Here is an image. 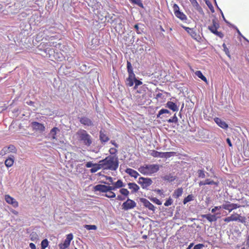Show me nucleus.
I'll use <instances>...</instances> for the list:
<instances>
[{"label": "nucleus", "mask_w": 249, "mask_h": 249, "mask_svg": "<svg viewBox=\"0 0 249 249\" xmlns=\"http://www.w3.org/2000/svg\"><path fill=\"white\" fill-rule=\"evenodd\" d=\"M136 206V203L134 200L127 198V200L123 203L122 208L124 210L127 211L134 208Z\"/></svg>", "instance_id": "nucleus-10"}, {"label": "nucleus", "mask_w": 249, "mask_h": 249, "mask_svg": "<svg viewBox=\"0 0 249 249\" xmlns=\"http://www.w3.org/2000/svg\"><path fill=\"white\" fill-rule=\"evenodd\" d=\"M165 154H168V153H162L156 150H153L151 155L154 157H163V155Z\"/></svg>", "instance_id": "nucleus-30"}, {"label": "nucleus", "mask_w": 249, "mask_h": 249, "mask_svg": "<svg viewBox=\"0 0 249 249\" xmlns=\"http://www.w3.org/2000/svg\"><path fill=\"white\" fill-rule=\"evenodd\" d=\"M246 245L249 247V233L247 237Z\"/></svg>", "instance_id": "nucleus-64"}, {"label": "nucleus", "mask_w": 249, "mask_h": 249, "mask_svg": "<svg viewBox=\"0 0 249 249\" xmlns=\"http://www.w3.org/2000/svg\"><path fill=\"white\" fill-rule=\"evenodd\" d=\"M78 140L87 146L91 145L92 141L91 136L84 129L79 130L76 133Z\"/></svg>", "instance_id": "nucleus-3"}, {"label": "nucleus", "mask_w": 249, "mask_h": 249, "mask_svg": "<svg viewBox=\"0 0 249 249\" xmlns=\"http://www.w3.org/2000/svg\"><path fill=\"white\" fill-rule=\"evenodd\" d=\"M215 123L221 128L226 129L228 128V124L221 119L215 117L214 119Z\"/></svg>", "instance_id": "nucleus-15"}, {"label": "nucleus", "mask_w": 249, "mask_h": 249, "mask_svg": "<svg viewBox=\"0 0 249 249\" xmlns=\"http://www.w3.org/2000/svg\"><path fill=\"white\" fill-rule=\"evenodd\" d=\"M125 172L132 177L136 178L140 175L136 171L131 168H126Z\"/></svg>", "instance_id": "nucleus-23"}, {"label": "nucleus", "mask_w": 249, "mask_h": 249, "mask_svg": "<svg viewBox=\"0 0 249 249\" xmlns=\"http://www.w3.org/2000/svg\"><path fill=\"white\" fill-rule=\"evenodd\" d=\"M161 178L164 181L172 182L176 179L177 177L175 176H173L172 174H169L162 176Z\"/></svg>", "instance_id": "nucleus-20"}, {"label": "nucleus", "mask_w": 249, "mask_h": 249, "mask_svg": "<svg viewBox=\"0 0 249 249\" xmlns=\"http://www.w3.org/2000/svg\"><path fill=\"white\" fill-rule=\"evenodd\" d=\"M131 3L136 4L141 8L143 7V4L142 3L141 0H129Z\"/></svg>", "instance_id": "nucleus-38"}, {"label": "nucleus", "mask_w": 249, "mask_h": 249, "mask_svg": "<svg viewBox=\"0 0 249 249\" xmlns=\"http://www.w3.org/2000/svg\"><path fill=\"white\" fill-rule=\"evenodd\" d=\"M163 114H169V115H171L170 112L168 109L162 108L159 111L158 114L157 115V118H162V117H160V116Z\"/></svg>", "instance_id": "nucleus-28"}, {"label": "nucleus", "mask_w": 249, "mask_h": 249, "mask_svg": "<svg viewBox=\"0 0 249 249\" xmlns=\"http://www.w3.org/2000/svg\"><path fill=\"white\" fill-rule=\"evenodd\" d=\"M222 46L223 47L224 51H225V53L227 54L229 52V50L227 48L226 44L225 43H224L223 44Z\"/></svg>", "instance_id": "nucleus-59"}, {"label": "nucleus", "mask_w": 249, "mask_h": 249, "mask_svg": "<svg viewBox=\"0 0 249 249\" xmlns=\"http://www.w3.org/2000/svg\"><path fill=\"white\" fill-rule=\"evenodd\" d=\"M226 142L228 144L230 147H232V144L230 138H228L226 139Z\"/></svg>", "instance_id": "nucleus-60"}, {"label": "nucleus", "mask_w": 249, "mask_h": 249, "mask_svg": "<svg viewBox=\"0 0 249 249\" xmlns=\"http://www.w3.org/2000/svg\"><path fill=\"white\" fill-rule=\"evenodd\" d=\"M172 203H173V200L170 197H169L167 200H166L164 205L165 206H169L171 205Z\"/></svg>", "instance_id": "nucleus-50"}, {"label": "nucleus", "mask_w": 249, "mask_h": 249, "mask_svg": "<svg viewBox=\"0 0 249 249\" xmlns=\"http://www.w3.org/2000/svg\"><path fill=\"white\" fill-rule=\"evenodd\" d=\"M14 156H12L11 157H9L4 162L5 165L7 167H11L14 163Z\"/></svg>", "instance_id": "nucleus-24"}, {"label": "nucleus", "mask_w": 249, "mask_h": 249, "mask_svg": "<svg viewBox=\"0 0 249 249\" xmlns=\"http://www.w3.org/2000/svg\"><path fill=\"white\" fill-rule=\"evenodd\" d=\"M213 25L211 26L213 27H216L217 28H218L219 27L218 22L216 21L215 19H213L212 20Z\"/></svg>", "instance_id": "nucleus-53"}, {"label": "nucleus", "mask_w": 249, "mask_h": 249, "mask_svg": "<svg viewBox=\"0 0 249 249\" xmlns=\"http://www.w3.org/2000/svg\"><path fill=\"white\" fill-rule=\"evenodd\" d=\"M218 213L211 214L210 213L202 214L201 217L207 219L209 222H212L216 221L217 220V217L216 215Z\"/></svg>", "instance_id": "nucleus-18"}, {"label": "nucleus", "mask_w": 249, "mask_h": 249, "mask_svg": "<svg viewBox=\"0 0 249 249\" xmlns=\"http://www.w3.org/2000/svg\"><path fill=\"white\" fill-rule=\"evenodd\" d=\"M180 26L183 29H184L193 38L197 39L198 36L196 32L194 30V28L186 27L183 25H181Z\"/></svg>", "instance_id": "nucleus-13"}, {"label": "nucleus", "mask_w": 249, "mask_h": 249, "mask_svg": "<svg viewBox=\"0 0 249 249\" xmlns=\"http://www.w3.org/2000/svg\"><path fill=\"white\" fill-rule=\"evenodd\" d=\"M193 6L195 7L196 10L198 11V12L201 14H203V11L202 8L200 6L197 2L194 3Z\"/></svg>", "instance_id": "nucleus-33"}, {"label": "nucleus", "mask_w": 249, "mask_h": 249, "mask_svg": "<svg viewBox=\"0 0 249 249\" xmlns=\"http://www.w3.org/2000/svg\"><path fill=\"white\" fill-rule=\"evenodd\" d=\"M208 29L211 31V32L212 33H214L215 31H216V30H217L218 28H216V27H213L212 26H209L208 27Z\"/></svg>", "instance_id": "nucleus-57"}, {"label": "nucleus", "mask_w": 249, "mask_h": 249, "mask_svg": "<svg viewBox=\"0 0 249 249\" xmlns=\"http://www.w3.org/2000/svg\"><path fill=\"white\" fill-rule=\"evenodd\" d=\"M222 209V205L219 206H215L211 210V212L214 213L217 210Z\"/></svg>", "instance_id": "nucleus-52"}, {"label": "nucleus", "mask_w": 249, "mask_h": 249, "mask_svg": "<svg viewBox=\"0 0 249 249\" xmlns=\"http://www.w3.org/2000/svg\"><path fill=\"white\" fill-rule=\"evenodd\" d=\"M59 131V129L56 127H54L51 129L50 132L49 134V136L51 138V140H54L57 139L56 134Z\"/></svg>", "instance_id": "nucleus-19"}, {"label": "nucleus", "mask_w": 249, "mask_h": 249, "mask_svg": "<svg viewBox=\"0 0 249 249\" xmlns=\"http://www.w3.org/2000/svg\"><path fill=\"white\" fill-rule=\"evenodd\" d=\"M125 186V184L123 183L122 180L118 179L116 182H113L112 183V186H111L112 188V191L116 190L117 189L121 188Z\"/></svg>", "instance_id": "nucleus-16"}, {"label": "nucleus", "mask_w": 249, "mask_h": 249, "mask_svg": "<svg viewBox=\"0 0 249 249\" xmlns=\"http://www.w3.org/2000/svg\"><path fill=\"white\" fill-rule=\"evenodd\" d=\"M194 198V197L192 195H189L188 196H187L185 197L184 199H183V204H186L187 203L193 200Z\"/></svg>", "instance_id": "nucleus-34"}, {"label": "nucleus", "mask_w": 249, "mask_h": 249, "mask_svg": "<svg viewBox=\"0 0 249 249\" xmlns=\"http://www.w3.org/2000/svg\"><path fill=\"white\" fill-rule=\"evenodd\" d=\"M173 8L176 17L184 22L187 23V17L182 12L180 11L178 4L176 3L174 4Z\"/></svg>", "instance_id": "nucleus-5"}, {"label": "nucleus", "mask_w": 249, "mask_h": 249, "mask_svg": "<svg viewBox=\"0 0 249 249\" xmlns=\"http://www.w3.org/2000/svg\"><path fill=\"white\" fill-rule=\"evenodd\" d=\"M32 128L36 131L43 132L45 131V127L43 124L39 123L37 122H33L31 124Z\"/></svg>", "instance_id": "nucleus-11"}, {"label": "nucleus", "mask_w": 249, "mask_h": 249, "mask_svg": "<svg viewBox=\"0 0 249 249\" xmlns=\"http://www.w3.org/2000/svg\"><path fill=\"white\" fill-rule=\"evenodd\" d=\"M140 201L145 207L148 209L149 210L152 211L154 212H155V207L147 199L144 198H140Z\"/></svg>", "instance_id": "nucleus-12"}, {"label": "nucleus", "mask_w": 249, "mask_h": 249, "mask_svg": "<svg viewBox=\"0 0 249 249\" xmlns=\"http://www.w3.org/2000/svg\"><path fill=\"white\" fill-rule=\"evenodd\" d=\"M162 94L161 93H158L156 95V99H159V98H162Z\"/></svg>", "instance_id": "nucleus-61"}, {"label": "nucleus", "mask_w": 249, "mask_h": 249, "mask_svg": "<svg viewBox=\"0 0 249 249\" xmlns=\"http://www.w3.org/2000/svg\"><path fill=\"white\" fill-rule=\"evenodd\" d=\"M128 188L132 190V194L136 193L140 189L139 186L134 182H130L128 183Z\"/></svg>", "instance_id": "nucleus-22"}, {"label": "nucleus", "mask_w": 249, "mask_h": 249, "mask_svg": "<svg viewBox=\"0 0 249 249\" xmlns=\"http://www.w3.org/2000/svg\"><path fill=\"white\" fill-rule=\"evenodd\" d=\"M133 84L135 83V86L134 87V89H137L138 86L141 85L142 84V82L139 80H138L136 78V76L135 77L134 80H133Z\"/></svg>", "instance_id": "nucleus-35"}, {"label": "nucleus", "mask_w": 249, "mask_h": 249, "mask_svg": "<svg viewBox=\"0 0 249 249\" xmlns=\"http://www.w3.org/2000/svg\"><path fill=\"white\" fill-rule=\"evenodd\" d=\"M5 200L7 203L12 205L15 208H16L18 206V202L16 200L15 198L8 195L5 196Z\"/></svg>", "instance_id": "nucleus-14"}, {"label": "nucleus", "mask_w": 249, "mask_h": 249, "mask_svg": "<svg viewBox=\"0 0 249 249\" xmlns=\"http://www.w3.org/2000/svg\"><path fill=\"white\" fill-rule=\"evenodd\" d=\"M195 74L202 80L204 82H207V78L205 76L203 75L202 72L200 71H197L195 72Z\"/></svg>", "instance_id": "nucleus-31"}, {"label": "nucleus", "mask_w": 249, "mask_h": 249, "mask_svg": "<svg viewBox=\"0 0 249 249\" xmlns=\"http://www.w3.org/2000/svg\"><path fill=\"white\" fill-rule=\"evenodd\" d=\"M236 217L235 216V214H231V216L225 217L224 218V221L226 222H230L231 221H236Z\"/></svg>", "instance_id": "nucleus-29"}, {"label": "nucleus", "mask_w": 249, "mask_h": 249, "mask_svg": "<svg viewBox=\"0 0 249 249\" xmlns=\"http://www.w3.org/2000/svg\"><path fill=\"white\" fill-rule=\"evenodd\" d=\"M9 151L11 152H15L16 151V147L14 145H10L8 147Z\"/></svg>", "instance_id": "nucleus-55"}, {"label": "nucleus", "mask_w": 249, "mask_h": 249, "mask_svg": "<svg viewBox=\"0 0 249 249\" xmlns=\"http://www.w3.org/2000/svg\"><path fill=\"white\" fill-rule=\"evenodd\" d=\"M149 199L153 203H155V204H157L158 205H160L162 204L161 202L159 199H158L156 197H152L151 198H149Z\"/></svg>", "instance_id": "nucleus-43"}, {"label": "nucleus", "mask_w": 249, "mask_h": 249, "mask_svg": "<svg viewBox=\"0 0 249 249\" xmlns=\"http://www.w3.org/2000/svg\"><path fill=\"white\" fill-rule=\"evenodd\" d=\"M101 169H102V167L101 163L99 162L98 163H94V165L90 169V172L91 173H94Z\"/></svg>", "instance_id": "nucleus-25"}, {"label": "nucleus", "mask_w": 249, "mask_h": 249, "mask_svg": "<svg viewBox=\"0 0 249 249\" xmlns=\"http://www.w3.org/2000/svg\"><path fill=\"white\" fill-rule=\"evenodd\" d=\"M109 152V153L111 155H115L114 156L117 157L116 154H117L118 151L116 148H110Z\"/></svg>", "instance_id": "nucleus-49"}, {"label": "nucleus", "mask_w": 249, "mask_h": 249, "mask_svg": "<svg viewBox=\"0 0 249 249\" xmlns=\"http://www.w3.org/2000/svg\"><path fill=\"white\" fill-rule=\"evenodd\" d=\"M167 122L168 123H175L177 124L178 122V118L177 117L176 114H174V115L171 117L168 120H167Z\"/></svg>", "instance_id": "nucleus-32"}, {"label": "nucleus", "mask_w": 249, "mask_h": 249, "mask_svg": "<svg viewBox=\"0 0 249 249\" xmlns=\"http://www.w3.org/2000/svg\"><path fill=\"white\" fill-rule=\"evenodd\" d=\"M236 31H237V32L238 33V34L241 36L242 37L244 40H245L246 41H247V42H249V41L244 36H243L242 34L241 33V32H240V31L238 30V29L236 27Z\"/></svg>", "instance_id": "nucleus-54"}, {"label": "nucleus", "mask_w": 249, "mask_h": 249, "mask_svg": "<svg viewBox=\"0 0 249 249\" xmlns=\"http://www.w3.org/2000/svg\"><path fill=\"white\" fill-rule=\"evenodd\" d=\"M84 228L87 230H96L97 229L96 226L94 225H85Z\"/></svg>", "instance_id": "nucleus-40"}, {"label": "nucleus", "mask_w": 249, "mask_h": 249, "mask_svg": "<svg viewBox=\"0 0 249 249\" xmlns=\"http://www.w3.org/2000/svg\"><path fill=\"white\" fill-rule=\"evenodd\" d=\"M240 207L238 204L231 203L229 201H225L222 205L223 209L228 211L229 212H231L232 210L236 209Z\"/></svg>", "instance_id": "nucleus-9"}, {"label": "nucleus", "mask_w": 249, "mask_h": 249, "mask_svg": "<svg viewBox=\"0 0 249 249\" xmlns=\"http://www.w3.org/2000/svg\"><path fill=\"white\" fill-rule=\"evenodd\" d=\"M205 3L208 6L212 13H214V9L212 3L209 0H205Z\"/></svg>", "instance_id": "nucleus-39"}, {"label": "nucleus", "mask_w": 249, "mask_h": 249, "mask_svg": "<svg viewBox=\"0 0 249 249\" xmlns=\"http://www.w3.org/2000/svg\"><path fill=\"white\" fill-rule=\"evenodd\" d=\"M197 173L198 176L200 178H204L206 177L205 172L203 170H198Z\"/></svg>", "instance_id": "nucleus-42"}, {"label": "nucleus", "mask_w": 249, "mask_h": 249, "mask_svg": "<svg viewBox=\"0 0 249 249\" xmlns=\"http://www.w3.org/2000/svg\"><path fill=\"white\" fill-rule=\"evenodd\" d=\"M219 11H220V13H221V15H222V18H223V20H224V21H225L226 23H227V24H230V22H228V21L226 19V18H225V17H224V14H223V12H222V10H221L220 9H219Z\"/></svg>", "instance_id": "nucleus-58"}, {"label": "nucleus", "mask_w": 249, "mask_h": 249, "mask_svg": "<svg viewBox=\"0 0 249 249\" xmlns=\"http://www.w3.org/2000/svg\"><path fill=\"white\" fill-rule=\"evenodd\" d=\"M134 28L136 29V32H137V33L138 34H140L141 33L140 31H139V25L138 24H135L134 25Z\"/></svg>", "instance_id": "nucleus-62"}, {"label": "nucleus", "mask_w": 249, "mask_h": 249, "mask_svg": "<svg viewBox=\"0 0 249 249\" xmlns=\"http://www.w3.org/2000/svg\"><path fill=\"white\" fill-rule=\"evenodd\" d=\"M166 107L169 108L173 111H177L178 110V107L177 105L175 103L171 101H168L167 102L166 104Z\"/></svg>", "instance_id": "nucleus-21"}, {"label": "nucleus", "mask_w": 249, "mask_h": 249, "mask_svg": "<svg viewBox=\"0 0 249 249\" xmlns=\"http://www.w3.org/2000/svg\"><path fill=\"white\" fill-rule=\"evenodd\" d=\"M108 192L109 194H106L104 196L110 198H115L116 197V194L114 192L111 191H110Z\"/></svg>", "instance_id": "nucleus-44"}, {"label": "nucleus", "mask_w": 249, "mask_h": 249, "mask_svg": "<svg viewBox=\"0 0 249 249\" xmlns=\"http://www.w3.org/2000/svg\"><path fill=\"white\" fill-rule=\"evenodd\" d=\"M119 192L122 195L124 196H127L129 194V192L125 188L121 189Z\"/></svg>", "instance_id": "nucleus-45"}, {"label": "nucleus", "mask_w": 249, "mask_h": 249, "mask_svg": "<svg viewBox=\"0 0 249 249\" xmlns=\"http://www.w3.org/2000/svg\"><path fill=\"white\" fill-rule=\"evenodd\" d=\"M205 247V245L203 244H198L196 245L193 249H202Z\"/></svg>", "instance_id": "nucleus-51"}, {"label": "nucleus", "mask_w": 249, "mask_h": 249, "mask_svg": "<svg viewBox=\"0 0 249 249\" xmlns=\"http://www.w3.org/2000/svg\"><path fill=\"white\" fill-rule=\"evenodd\" d=\"M70 246L69 243L64 242L63 243L59 244V246L61 249H66Z\"/></svg>", "instance_id": "nucleus-48"}, {"label": "nucleus", "mask_w": 249, "mask_h": 249, "mask_svg": "<svg viewBox=\"0 0 249 249\" xmlns=\"http://www.w3.org/2000/svg\"><path fill=\"white\" fill-rule=\"evenodd\" d=\"M235 216L237 219L236 221H238L242 223L245 222V218L244 217H243L237 213H235Z\"/></svg>", "instance_id": "nucleus-37"}, {"label": "nucleus", "mask_w": 249, "mask_h": 249, "mask_svg": "<svg viewBox=\"0 0 249 249\" xmlns=\"http://www.w3.org/2000/svg\"><path fill=\"white\" fill-rule=\"evenodd\" d=\"M105 177L107 180H108V182H103V183L106 184L108 185H112V183H113V178L111 177H108V176H105Z\"/></svg>", "instance_id": "nucleus-41"}, {"label": "nucleus", "mask_w": 249, "mask_h": 249, "mask_svg": "<svg viewBox=\"0 0 249 249\" xmlns=\"http://www.w3.org/2000/svg\"><path fill=\"white\" fill-rule=\"evenodd\" d=\"M127 70L128 73V77L126 79L125 83L127 86L132 87L133 86V80H134L136 76L133 72L132 65L128 61H127Z\"/></svg>", "instance_id": "nucleus-4"}, {"label": "nucleus", "mask_w": 249, "mask_h": 249, "mask_svg": "<svg viewBox=\"0 0 249 249\" xmlns=\"http://www.w3.org/2000/svg\"><path fill=\"white\" fill-rule=\"evenodd\" d=\"M93 189L95 192L102 193H107L110 191H112V189L110 185H106L104 184H97L94 186Z\"/></svg>", "instance_id": "nucleus-8"}, {"label": "nucleus", "mask_w": 249, "mask_h": 249, "mask_svg": "<svg viewBox=\"0 0 249 249\" xmlns=\"http://www.w3.org/2000/svg\"><path fill=\"white\" fill-rule=\"evenodd\" d=\"M78 119L80 123L85 126V128L87 127H92L94 125L93 120L87 116H82L78 117Z\"/></svg>", "instance_id": "nucleus-7"}, {"label": "nucleus", "mask_w": 249, "mask_h": 249, "mask_svg": "<svg viewBox=\"0 0 249 249\" xmlns=\"http://www.w3.org/2000/svg\"><path fill=\"white\" fill-rule=\"evenodd\" d=\"M216 184V183L212 180H210V179H207L204 181H201L199 182V185L200 186H201L202 185H215Z\"/></svg>", "instance_id": "nucleus-26"}, {"label": "nucleus", "mask_w": 249, "mask_h": 249, "mask_svg": "<svg viewBox=\"0 0 249 249\" xmlns=\"http://www.w3.org/2000/svg\"><path fill=\"white\" fill-rule=\"evenodd\" d=\"M138 183L143 189H147L148 187L152 184L153 181L150 178L140 177Z\"/></svg>", "instance_id": "nucleus-6"}, {"label": "nucleus", "mask_w": 249, "mask_h": 249, "mask_svg": "<svg viewBox=\"0 0 249 249\" xmlns=\"http://www.w3.org/2000/svg\"><path fill=\"white\" fill-rule=\"evenodd\" d=\"M182 193H183L182 188H179L174 191L173 196L174 198H178L182 195Z\"/></svg>", "instance_id": "nucleus-27"}, {"label": "nucleus", "mask_w": 249, "mask_h": 249, "mask_svg": "<svg viewBox=\"0 0 249 249\" xmlns=\"http://www.w3.org/2000/svg\"><path fill=\"white\" fill-rule=\"evenodd\" d=\"M160 169V166L157 164H144L138 168V171L144 175H151L157 172Z\"/></svg>", "instance_id": "nucleus-2"}, {"label": "nucleus", "mask_w": 249, "mask_h": 249, "mask_svg": "<svg viewBox=\"0 0 249 249\" xmlns=\"http://www.w3.org/2000/svg\"><path fill=\"white\" fill-rule=\"evenodd\" d=\"M49 245V241L47 239H43L41 243V246L43 248H47Z\"/></svg>", "instance_id": "nucleus-46"}, {"label": "nucleus", "mask_w": 249, "mask_h": 249, "mask_svg": "<svg viewBox=\"0 0 249 249\" xmlns=\"http://www.w3.org/2000/svg\"><path fill=\"white\" fill-rule=\"evenodd\" d=\"M93 165H94V163H92L91 161L87 162L86 164V166L87 168L92 167Z\"/></svg>", "instance_id": "nucleus-56"}, {"label": "nucleus", "mask_w": 249, "mask_h": 249, "mask_svg": "<svg viewBox=\"0 0 249 249\" xmlns=\"http://www.w3.org/2000/svg\"><path fill=\"white\" fill-rule=\"evenodd\" d=\"M102 169L116 171L119 166V161L117 157L108 156L105 159L100 160Z\"/></svg>", "instance_id": "nucleus-1"}, {"label": "nucleus", "mask_w": 249, "mask_h": 249, "mask_svg": "<svg viewBox=\"0 0 249 249\" xmlns=\"http://www.w3.org/2000/svg\"><path fill=\"white\" fill-rule=\"evenodd\" d=\"M29 247L31 248V249H36V247L35 244L33 243H30Z\"/></svg>", "instance_id": "nucleus-63"}, {"label": "nucleus", "mask_w": 249, "mask_h": 249, "mask_svg": "<svg viewBox=\"0 0 249 249\" xmlns=\"http://www.w3.org/2000/svg\"><path fill=\"white\" fill-rule=\"evenodd\" d=\"M73 238V235L71 233L69 234L67 236V238L64 241V242H66L67 243H69V245L70 244V242L71 240Z\"/></svg>", "instance_id": "nucleus-47"}, {"label": "nucleus", "mask_w": 249, "mask_h": 249, "mask_svg": "<svg viewBox=\"0 0 249 249\" xmlns=\"http://www.w3.org/2000/svg\"><path fill=\"white\" fill-rule=\"evenodd\" d=\"M99 140L101 143L104 144L106 142L109 141V138L105 133L104 131L101 130L99 132Z\"/></svg>", "instance_id": "nucleus-17"}, {"label": "nucleus", "mask_w": 249, "mask_h": 249, "mask_svg": "<svg viewBox=\"0 0 249 249\" xmlns=\"http://www.w3.org/2000/svg\"><path fill=\"white\" fill-rule=\"evenodd\" d=\"M30 238L32 241H36L38 240V235L36 232H32L30 235Z\"/></svg>", "instance_id": "nucleus-36"}]
</instances>
